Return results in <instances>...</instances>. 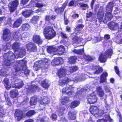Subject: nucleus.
<instances>
[{"label":"nucleus","mask_w":122,"mask_h":122,"mask_svg":"<svg viewBox=\"0 0 122 122\" xmlns=\"http://www.w3.org/2000/svg\"><path fill=\"white\" fill-rule=\"evenodd\" d=\"M20 44L18 42L14 43L12 46L13 49L14 51V54L12 52L10 51L4 55V59L5 63L7 66L10 65V61L13 60L15 58H22L25 54V50L23 49L19 48Z\"/></svg>","instance_id":"nucleus-1"},{"label":"nucleus","mask_w":122,"mask_h":122,"mask_svg":"<svg viewBox=\"0 0 122 122\" xmlns=\"http://www.w3.org/2000/svg\"><path fill=\"white\" fill-rule=\"evenodd\" d=\"M43 34L44 36L47 39H51L56 35V32L51 28L47 27L45 28L43 31Z\"/></svg>","instance_id":"nucleus-2"},{"label":"nucleus","mask_w":122,"mask_h":122,"mask_svg":"<svg viewBox=\"0 0 122 122\" xmlns=\"http://www.w3.org/2000/svg\"><path fill=\"white\" fill-rule=\"evenodd\" d=\"M11 81L12 85H13V87L19 89L22 87L24 85L23 81L15 76L12 77Z\"/></svg>","instance_id":"nucleus-3"},{"label":"nucleus","mask_w":122,"mask_h":122,"mask_svg":"<svg viewBox=\"0 0 122 122\" xmlns=\"http://www.w3.org/2000/svg\"><path fill=\"white\" fill-rule=\"evenodd\" d=\"M26 61L21 60L17 61L16 63V66L14 67L15 71H22L25 70L26 67L25 65Z\"/></svg>","instance_id":"nucleus-4"},{"label":"nucleus","mask_w":122,"mask_h":122,"mask_svg":"<svg viewBox=\"0 0 122 122\" xmlns=\"http://www.w3.org/2000/svg\"><path fill=\"white\" fill-rule=\"evenodd\" d=\"M90 113L96 117H100L102 116L104 113V111L103 110H99L97 107L94 106H91L90 109Z\"/></svg>","instance_id":"nucleus-5"},{"label":"nucleus","mask_w":122,"mask_h":122,"mask_svg":"<svg viewBox=\"0 0 122 122\" xmlns=\"http://www.w3.org/2000/svg\"><path fill=\"white\" fill-rule=\"evenodd\" d=\"M113 54V51L112 49H110L107 50L104 55L101 54L100 56L99 59L100 62H105L108 57L110 58L111 56Z\"/></svg>","instance_id":"nucleus-6"},{"label":"nucleus","mask_w":122,"mask_h":122,"mask_svg":"<svg viewBox=\"0 0 122 122\" xmlns=\"http://www.w3.org/2000/svg\"><path fill=\"white\" fill-rule=\"evenodd\" d=\"M18 4L19 1L18 0H15L10 3L9 4L8 6L11 12H13L15 10Z\"/></svg>","instance_id":"nucleus-7"},{"label":"nucleus","mask_w":122,"mask_h":122,"mask_svg":"<svg viewBox=\"0 0 122 122\" xmlns=\"http://www.w3.org/2000/svg\"><path fill=\"white\" fill-rule=\"evenodd\" d=\"M86 98L88 103L90 104L95 103L97 102V97L94 95L93 94L88 95Z\"/></svg>","instance_id":"nucleus-8"},{"label":"nucleus","mask_w":122,"mask_h":122,"mask_svg":"<svg viewBox=\"0 0 122 122\" xmlns=\"http://www.w3.org/2000/svg\"><path fill=\"white\" fill-rule=\"evenodd\" d=\"M10 30L6 29L4 30L3 38V40L5 41H8L10 39Z\"/></svg>","instance_id":"nucleus-9"},{"label":"nucleus","mask_w":122,"mask_h":122,"mask_svg":"<svg viewBox=\"0 0 122 122\" xmlns=\"http://www.w3.org/2000/svg\"><path fill=\"white\" fill-rule=\"evenodd\" d=\"M26 47L28 50L30 52L35 51L36 50V45L32 43H29L27 44Z\"/></svg>","instance_id":"nucleus-10"},{"label":"nucleus","mask_w":122,"mask_h":122,"mask_svg":"<svg viewBox=\"0 0 122 122\" xmlns=\"http://www.w3.org/2000/svg\"><path fill=\"white\" fill-rule=\"evenodd\" d=\"M63 63V59L60 57H58L55 58L52 60L51 62L52 64L54 66H56L60 64Z\"/></svg>","instance_id":"nucleus-11"},{"label":"nucleus","mask_w":122,"mask_h":122,"mask_svg":"<svg viewBox=\"0 0 122 122\" xmlns=\"http://www.w3.org/2000/svg\"><path fill=\"white\" fill-rule=\"evenodd\" d=\"M40 103L41 105L45 106L50 103L49 99L46 97H42L39 100Z\"/></svg>","instance_id":"nucleus-12"},{"label":"nucleus","mask_w":122,"mask_h":122,"mask_svg":"<svg viewBox=\"0 0 122 122\" xmlns=\"http://www.w3.org/2000/svg\"><path fill=\"white\" fill-rule=\"evenodd\" d=\"M108 25L109 28L112 30H114L117 29L118 27V23L114 22L109 23Z\"/></svg>","instance_id":"nucleus-13"},{"label":"nucleus","mask_w":122,"mask_h":122,"mask_svg":"<svg viewBox=\"0 0 122 122\" xmlns=\"http://www.w3.org/2000/svg\"><path fill=\"white\" fill-rule=\"evenodd\" d=\"M38 0H32L30 4L34 7L40 8L43 6L42 4L38 3Z\"/></svg>","instance_id":"nucleus-14"},{"label":"nucleus","mask_w":122,"mask_h":122,"mask_svg":"<svg viewBox=\"0 0 122 122\" xmlns=\"http://www.w3.org/2000/svg\"><path fill=\"white\" fill-rule=\"evenodd\" d=\"M66 70L64 69L61 68L58 71V74L59 78L64 76L67 74Z\"/></svg>","instance_id":"nucleus-15"},{"label":"nucleus","mask_w":122,"mask_h":122,"mask_svg":"<svg viewBox=\"0 0 122 122\" xmlns=\"http://www.w3.org/2000/svg\"><path fill=\"white\" fill-rule=\"evenodd\" d=\"M56 51L55 54L61 55L65 51L64 47L62 45L58 47H56Z\"/></svg>","instance_id":"nucleus-16"},{"label":"nucleus","mask_w":122,"mask_h":122,"mask_svg":"<svg viewBox=\"0 0 122 122\" xmlns=\"http://www.w3.org/2000/svg\"><path fill=\"white\" fill-rule=\"evenodd\" d=\"M22 115L21 111L19 110H16L15 113V116L16 117V119H17L18 121H20L22 118Z\"/></svg>","instance_id":"nucleus-17"},{"label":"nucleus","mask_w":122,"mask_h":122,"mask_svg":"<svg viewBox=\"0 0 122 122\" xmlns=\"http://www.w3.org/2000/svg\"><path fill=\"white\" fill-rule=\"evenodd\" d=\"M47 52L50 53H53L54 55H56L55 54L56 52V47L54 46H48L47 49Z\"/></svg>","instance_id":"nucleus-18"},{"label":"nucleus","mask_w":122,"mask_h":122,"mask_svg":"<svg viewBox=\"0 0 122 122\" xmlns=\"http://www.w3.org/2000/svg\"><path fill=\"white\" fill-rule=\"evenodd\" d=\"M72 41L74 43L78 44L80 42L83 43L84 40L82 38L76 36L72 39Z\"/></svg>","instance_id":"nucleus-19"},{"label":"nucleus","mask_w":122,"mask_h":122,"mask_svg":"<svg viewBox=\"0 0 122 122\" xmlns=\"http://www.w3.org/2000/svg\"><path fill=\"white\" fill-rule=\"evenodd\" d=\"M112 15L111 14L109 13H107L105 14V19L103 20L104 23H106L107 21L111 20L112 18Z\"/></svg>","instance_id":"nucleus-20"},{"label":"nucleus","mask_w":122,"mask_h":122,"mask_svg":"<svg viewBox=\"0 0 122 122\" xmlns=\"http://www.w3.org/2000/svg\"><path fill=\"white\" fill-rule=\"evenodd\" d=\"M71 86H68L64 88L62 90L63 93H66L70 95H71Z\"/></svg>","instance_id":"nucleus-21"},{"label":"nucleus","mask_w":122,"mask_h":122,"mask_svg":"<svg viewBox=\"0 0 122 122\" xmlns=\"http://www.w3.org/2000/svg\"><path fill=\"white\" fill-rule=\"evenodd\" d=\"M33 40L34 42L38 44H41L42 43V40L38 35H34L33 37Z\"/></svg>","instance_id":"nucleus-22"},{"label":"nucleus","mask_w":122,"mask_h":122,"mask_svg":"<svg viewBox=\"0 0 122 122\" xmlns=\"http://www.w3.org/2000/svg\"><path fill=\"white\" fill-rule=\"evenodd\" d=\"M104 12L102 10H100L98 12L97 17L98 19L100 22L102 21L103 20V17L104 15Z\"/></svg>","instance_id":"nucleus-23"},{"label":"nucleus","mask_w":122,"mask_h":122,"mask_svg":"<svg viewBox=\"0 0 122 122\" xmlns=\"http://www.w3.org/2000/svg\"><path fill=\"white\" fill-rule=\"evenodd\" d=\"M49 82V81L48 80L45 79L42 82L41 85L43 87L46 89H47L50 85Z\"/></svg>","instance_id":"nucleus-24"},{"label":"nucleus","mask_w":122,"mask_h":122,"mask_svg":"<svg viewBox=\"0 0 122 122\" xmlns=\"http://www.w3.org/2000/svg\"><path fill=\"white\" fill-rule=\"evenodd\" d=\"M107 76V73L106 72H104L101 75L100 82L102 83L105 82L106 81V77Z\"/></svg>","instance_id":"nucleus-25"},{"label":"nucleus","mask_w":122,"mask_h":122,"mask_svg":"<svg viewBox=\"0 0 122 122\" xmlns=\"http://www.w3.org/2000/svg\"><path fill=\"white\" fill-rule=\"evenodd\" d=\"M5 87L7 89H9L11 87V85L9 82L8 78H5L3 82Z\"/></svg>","instance_id":"nucleus-26"},{"label":"nucleus","mask_w":122,"mask_h":122,"mask_svg":"<svg viewBox=\"0 0 122 122\" xmlns=\"http://www.w3.org/2000/svg\"><path fill=\"white\" fill-rule=\"evenodd\" d=\"M97 91L99 96L102 97L104 96L105 94L102 88L100 86L98 87L97 88Z\"/></svg>","instance_id":"nucleus-27"},{"label":"nucleus","mask_w":122,"mask_h":122,"mask_svg":"<svg viewBox=\"0 0 122 122\" xmlns=\"http://www.w3.org/2000/svg\"><path fill=\"white\" fill-rule=\"evenodd\" d=\"M93 69H95L96 70V71L94 72V74H99L101 73L103 71L102 68L98 66H93Z\"/></svg>","instance_id":"nucleus-28"},{"label":"nucleus","mask_w":122,"mask_h":122,"mask_svg":"<svg viewBox=\"0 0 122 122\" xmlns=\"http://www.w3.org/2000/svg\"><path fill=\"white\" fill-rule=\"evenodd\" d=\"M21 22L22 21L21 19H17L14 23L13 27L14 28L18 27L20 25Z\"/></svg>","instance_id":"nucleus-29"},{"label":"nucleus","mask_w":122,"mask_h":122,"mask_svg":"<svg viewBox=\"0 0 122 122\" xmlns=\"http://www.w3.org/2000/svg\"><path fill=\"white\" fill-rule=\"evenodd\" d=\"M76 113V112L75 111L72 112H69L68 113L69 115V118L70 120H73L75 119V115Z\"/></svg>","instance_id":"nucleus-30"},{"label":"nucleus","mask_w":122,"mask_h":122,"mask_svg":"<svg viewBox=\"0 0 122 122\" xmlns=\"http://www.w3.org/2000/svg\"><path fill=\"white\" fill-rule=\"evenodd\" d=\"M71 80L67 78H66L65 79L63 80H59V84L61 86H63V85L67 84L68 82Z\"/></svg>","instance_id":"nucleus-31"},{"label":"nucleus","mask_w":122,"mask_h":122,"mask_svg":"<svg viewBox=\"0 0 122 122\" xmlns=\"http://www.w3.org/2000/svg\"><path fill=\"white\" fill-rule=\"evenodd\" d=\"M30 28V26L28 23L23 24L22 26V29L23 31H27Z\"/></svg>","instance_id":"nucleus-32"},{"label":"nucleus","mask_w":122,"mask_h":122,"mask_svg":"<svg viewBox=\"0 0 122 122\" xmlns=\"http://www.w3.org/2000/svg\"><path fill=\"white\" fill-rule=\"evenodd\" d=\"M111 121L109 117L107 116L105 119L99 120L97 122H111Z\"/></svg>","instance_id":"nucleus-33"},{"label":"nucleus","mask_w":122,"mask_h":122,"mask_svg":"<svg viewBox=\"0 0 122 122\" xmlns=\"http://www.w3.org/2000/svg\"><path fill=\"white\" fill-rule=\"evenodd\" d=\"M80 102L78 101H75L72 102L71 105L70 107L71 108H74L78 106Z\"/></svg>","instance_id":"nucleus-34"},{"label":"nucleus","mask_w":122,"mask_h":122,"mask_svg":"<svg viewBox=\"0 0 122 122\" xmlns=\"http://www.w3.org/2000/svg\"><path fill=\"white\" fill-rule=\"evenodd\" d=\"M37 99L36 97H33L31 98L30 101V104L31 105H35L37 103Z\"/></svg>","instance_id":"nucleus-35"},{"label":"nucleus","mask_w":122,"mask_h":122,"mask_svg":"<svg viewBox=\"0 0 122 122\" xmlns=\"http://www.w3.org/2000/svg\"><path fill=\"white\" fill-rule=\"evenodd\" d=\"M113 3L112 2H110L108 4L106 7V10L108 11H111L113 7Z\"/></svg>","instance_id":"nucleus-36"},{"label":"nucleus","mask_w":122,"mask_h":122,"mask_svg":"<svg viewBox=\"0 0 122 122\" xmlns=\"http://www.w3.org/2000/svg\"><path fill=\"white\" fill-rule=\"evenodd\" d=\"M31 13V12L29 10H25L22 12L23 15L26 17H29Z\"/></svg>","instance_id":"nucleus-37"},{"label":"nucleus","mask_w":122,"mask_h":122,"mask_svg":"<svg viewBox=\"0 0 122 122\" xmlns=\"http://www.w3.org/2000/svg\"><path fill=\"white\" fill-rule=\"evenodd\" d=\"M76 59V56H72L69 59V61L70 64H74Z\"/></svg>","instance_id":"nucleus-38"},{"label":"nucleus","mask_w":122,"mask_h":122,"mask_svg":"<svg viewBox=\"0 0 122 122\" xmlns=\"http://www.w3.org/2000/svg\"><path fill=\"white\" fill-rule=\"evenodd\" d=\"M18 91L16 90L11 91L10 92V95L12 97H14L17 96L18 94Z\"/></svg>","instance_id":"nucleus-39"},{"label":"nucleus","mask_w":122,"mask_h":122,"mask_svg":"<svg viewBox=\"0 0 122 122\" xmlns=\"http://www.w3.org/2000/svg\"><path fill=\"white\" fill-rule=\"evenodd\" d=\"M7 70L4 68L2 69L0 71V76H5Z\"/></svg>","instance_id":"nucleus-40"},{"label":"nucleus","mask_w":122,"mask_h":122,"mask_svg":"<svg viewBox=\"0 0 122 122\" xmlns=\"http://www.w3.org/2000/svg\"><path fill=\"white\" fill-rule=\"evenodd\" d=\"M37 86L34 85H31L30 87L29 88L28 90L31 92H34L36 89H37Z\"/></svg>","instance_id":"nucleus-41"},{"label":"nucleus","mask_w":122,"mask_h":122,"mask_svg":"<svg viewBox=\"0 0 122 122\" xmlns=\"http://www.w3.org/2000/svg\"><path fill=\"white\" fill-rule=\"evenodd\" d=\"M80 5V6L82 8V10H86L88 8V6L87 4L81 3Z\"/></svg>","instance_id":"nucleus-42"},{"label":"nucleus","mask_w":122,"mask_h":122,"mask_svg":"<svg viewBox=\"0 0 122 122\" xmlns=\"http://www.w3.org/2000/svg\"><path fill=\"white\" fill-rule=\"evenodd\" d=\"M36 112L34 110H30L27 113L26 115L30 117L33 115Z\"/></svg>","instance_id":"nucleus-43"},{"label":"nucleus","mask_w":122,"mask_h":122,"mask_svg":"<svg viewBox=\"0 0 122 122\" xmlns=\"http://www.w3.org/2000/svg\"><path fill=\"white\" fill-rule=\"evenodd\" d=\"M42 67V66H41L40 65L38 64V62H36L34 64V69L35 70L37 71L39 70L40 67Z\"/></svg>","instance_id":"nucleus-44"},{"label":"nucleus","mask_w":122,"mask_h":122,"mask_svg":"<svg viewBox=\"0 0 122 122\" xmlns=\"http://www.w3.org/2000/svg\"><path fill=\"white\" fill-rule=\"evenodd\" d=\"M38 17L37 16H34L32 18L31 22L33 24L36 23L38 20Z\"/></svg>","instance_id":"nucleus-45"},{"label":"nucleus","mask_w":122,"mask_h":122,"mask_svg":"<svg viewBox=\"0 0 122 122\" xmlns=\"http://www.w3.org/2000/svg\"><path fill=\"white\" fill-rule=\"evenodd\" d=\"M78 69V67L76 66L71 67L70 68L69 71L71 72H74Z\"/></svg>","instance_id":"nucleus-46"},{"label":"nucleus","mask_w":122,"mask_h":122,"mask_svg":"<svg viewBox=\"0 0 122 122\" xmlns=\"http://www.w3.org/2000/svg\"><path fill=\"white\" fill-rule=\"evenodd\" d=\"M74 52L77 54H81L83 52L84 49H82L78 50H75L74 51Z\"/></svg>","instance_id":"nucleus-47"},{"label":"nucleus","mask_w":122,"mask_h":122,"mask_svg":"<svg viewBox=\"0 0 122 122\" xmlns=\"http://www.w3.org/2000/svg\"><path fill=\"white\" fill-rule=\"evenodd\" d=\"M83 27V25L82 24L78 25L75 28V30L76 31L80 30L82 29Z\"/></svg>","instance_id":"nucleus-48"},{"label":"nucleus","mask_w":122,"mask_h":122,"mask_svg":"<svg viewBox=\"0 0 122 122\" xmlns=\"http://www.w3.org/2000/svg\"><path fill=\"white\" fill-rule=\"evenodd\" d=\"M5 112L3 108H0V118L3 117L5 114Z\"/></svg>","instance_id":"nucleus-49"},{"label":"nucleus","mask_w":122,"mask_h":122,"mask_svg":"<svg viewBox=\"0 0 122 122\" xmlns=\"http://www.w3.org/2000/svg\"><path fill=\"white\" fill-rule=\"evenodd\" d=\"M68 98L67 97H65L63 99L62 98L61 101V103L63 105H65V103H67L68 101Z\"/></svg>","instance_id":"nucleus-50"},{"label":"nucleus","mask_w":122,"mask_h":122,"mask_svg":"<svg viewBox=\"0 0 122 122\" xmlns=\"http://www.w3.org/2000/svg\"><path fill=\"white\" fill-rule=\"evenodd\" d=\"M102 40V38L101 37H95L93 39V43H96L101 41Z\"/></svg>","instance_id":"nucleus-51"},{"label":"nucleus","mask_w":122,"mask_h":122,"mask_svg":"<svg viewBox=\"0 0 122 122\" xmlns=\"http://www.w3.org/2000/svg\"><path fill=\"white\" fill-rule=\"evenodd\" d=\"M56 12L58 13H59L64 11V9H62L61 7L58 8L55 10Z\"/></svg>","instance_id":"nucleus-52"},{"label":"nucleus","mask_w":122,"mask_h":122,"mask_svg":"<svg viewBox=\"0 0 122 122\" xmlns=\"http://www.w3.org/2000/svg\"><path fill=\"white\" fill-rule=\"evenodd\" d=\"M57 117V116L55 114H53L51 115V118L52 120L54 121L56 119Z\"/></svg>","instance_id":"nucleus-53"},{"label":"nucleus","mask_w":122,"mask_h":122,"mask_svg":"<svg viewBox=\"0 0 122 122\" xmlns=\"http://www.w3.org/2000/svg\"><path fill=\"white\" fill-rule=\"evenodd\" d=\"M64 107H62L60 109L59 112V115L61 116L63 114L62 112L64 110Z\"/></svg>","instance_id":"nucleus-54"},{"label":"nucleus","mask_w":122,"mask_h":122,"mask_svg":"<svg viewBox=\"0 0 122 122\" xmlns=\"http://www.w3.org/2000/svg\"><path fill=\"white\" fill-rule=\"evenodd\" d=\"M115 69L116 73L119 76H120V72L117 66H116L115 67Z\"/></svg>","instance_id":"nucleus-55"},{"label":"nucleus","mask_w":122,"mask_h":122,"mask_svg":"<svg viewBox=\"0 0 122 122\" xmlns=\"http://www.w3.org/2000/svg\"><path fill=\"white\" fill-rule=\"evenodd\" d=\"M85 59L87 61H91L92 60V58L89 56H86L85 57Z\"/></svg>","instance_id":"nucleus-56"},{"label":"nucleus","mask_w":122,"mask_h":122,"mask_svg":"<svg viewBox=\"0 0 122 122\" xmlns=\"http://www.w3.org/2000/svg\"><path fill=\"white\" fill-rule=\"evenodd\" d=\"M61 36L64 38L67 39V37L66 34L63 32H61Z\"/></svg>","instance_id":"nucleus-57"},{"label":"nucleus","mask_w":122,"mask_h":122,"mask_svg":"<svg viewBox=\"0 0 122 122\" xmlns=\"http://www.w3.org/2000/svg\"><path fill=\"white\" fill-rule=\"evenodd\" d=\"M93 66H86L85 68V70L86 71H87L88 70H90L92 69V68H93Z\"/></svg>","instance_id":"nucleus-58"},{"label":"nucleus","mask_w":122,"mask_h":122,"mask_svg":"<svg viewBox=\"0 0 122 122\" xmlns=\"http://www.w3.org/2000/svg\"><path fill=\"white\" fill-rule=\"evenodd\" d=\"M29 0H21V3L23 5H25L29 1Z\"/></svg>","instance_id":"nucleus-59"},{"label":"nucleus","mask_w":122,"mask_h":122,"mask_svg":"<svg viewBox=\"0 0 122 122\" xmlns=\"http://www.w3.org/2000/svg\"><path fill=\"white\" fill-rule=\"evenodd\" d=\"M92 15V13L91 12L87 13L86 15L87 18H89L91 17Z\"/></svg>","instance_id":"nucleus-60"},{"label":"nucleus","mask_w":122,"mask_h":122,"mask_svg":"<svg viewBox=\"0 0 122 122\" xmlns=\"http://www.w3.org/2000/svg\"><path fill=\"white\" fill-rule=\"evenodd\" d=\"M79 16L78 15V14H74L72 15L71 17L73 19H75L78 17Z\"/></svg>","instance_id":"nucleus-61"},{"label":"nucleus","mask_w":122,"mask_h":122,"mask_svg":"<svg viewBox=\"0 0 122 122\" xmlns=\"http://www.w3.org/2000/svg\"><path fill=\"white\" fill-rule=\"evenodd\" d=\"M75 2L74 0H73L71 1L69 4V6H73L74 4V3Z\"/></svg>","instance_id":"nucleus-62"},{"label":"nucleus","mask_w":122,"mask_h":122,"mask_svg":"<svg viewBox=\"0 0 122 122\" xmlns=\"http://www.w3.org/2000/svg\"><path fill=\"white\" fill-rule=\"evenodd\" d=\"M67 4V1H66L62 6L61 8L62 9H64V10Z\"/></svg>","instance_id":"nucleus-63"},{"label":"nucleus","mask_w":122,"mask_h":122,"mask_svg":"<svg viewBox=\"0 0 122 122\" xmlns=\"http://www.w3.org/2000/svg\"><path fill=\"white\" fill-rule=\"evenodd\" d=\"M105 90L107 92H110V90L109 88L107 87H106L105 88Z\"/></svg>","instance_id":"nucleus-64"}]
</instances>
